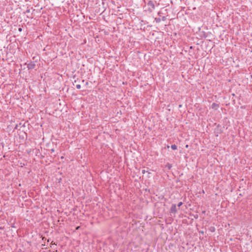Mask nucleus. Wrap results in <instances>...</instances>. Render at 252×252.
Returning <instances> with one entry per match:
<instances>
[{"label": "nucleus", "instance_id": "15", "mask_svg": "<svg viewBox=\"0 0 252 252\" xmlns=\"http://www.w3.org/2000/svg\"><path fill=\"white\" fill-rule=\"evenodd\" d=\"M146 172H148V171H146V170H145V169H143V170H142V174H145V173H146Z\"/></svg>", "mask_w": 252, "mask_h": 252}, {"label": "nucleus", "instance_id": "23", "mask_svg": "<svg viewBox=\"0 0 252 252\" xmlns=\"http://www.w3.org/2000/svg\"><path fill=\"white\" fill-rule=\"evenodd\" d=\"M205 213H206V211H202V214H205Z\"/></svg>", "mask_w": 252, "mask_h": 252}, {"label": "nucleus", "instance_id": "20", "mask_svg": "<svg viewBox=\"0 0 252 252\" xmlns=\"http://www.w3.org/2000/svg\"><path fill=\"white\" fill-rule=\"evenodd\" d=\"M80 226H77V227L76 228V230H78V229H79V228H80Z\"/></svg>", "mask_w": 252, "mask_h": 252}, {"label": "nucleus", "instance_id": "27", "mask_svg": "<svg viewBox=\"0 0 252 252\" xmlns=\"http://www.w3.org/2000/svg\"><path fill=\"white\" fill-rule=\"evenodd\" d=\"M82 82H83V83H84V80H82Z\"/></svg>", "mask_w": 252, "mask_h": 252}, {"label": "nucleus", "instance_id": "8", "mask_svg": "<svg viewBox=\"0 0 252 252\" xmlns=\"http://www.w3.org/2000/svg\"><path fill=\"white\" fill-rule=\"evenodd\" d=\"M165 167L168 168V169L170 170L172 167V165L171 163H168L166 165Z\"/></svg>", "mask_w": 252, "mask_h": 252}, {"label": "nucleus", "instance_id": "24", "mask_svg": "<svg viewBox=\"0 0 252 252\" xmlns=\"http://www.w3.org/2000/svg\"><path fill=\"white\" fill-rule=\"evenodd\" d=\"M88 84H89L88 82H86L85 84H86V85H88Z\"/></svg>", "mask_w": 252, "mask_h": 252}, {"label": "nucleus", "instance_id": "2", "mask_svg": "<svg viewBox=\"0 0 252 252\" xmlns=\"http://www.w3.org/2000/svg\"><path fill=\"white\" fill-rule=\"evenodd\" d=\"M177 212V206L175 204H173L170 209V213L176 214Z\"/></svg>", "mask_w": 252, "mask_h": 252}, {"label": "nucleus", "instance_id": "14", "mask_svg": "<svg viewBox=\"0 0 252 252\" xmlns=\"http://www.w3.org/2000/svg\"><path fill=\"white\" fill-rule=\"evenodd\" d=\"M166 20V17L165 16H162L161 20H162L163 21H165Z\"/></svg>", "mask_w": 252, "mask_h": 252}, {"label": "nucleus", "instance_id": "4", "mask_svg": "<svg viewBox=\"0 0 252 252\" xmlns=\"http://www.w3.org/2000/svg\"><path fill=\"white\" fill-rule=\"evenodd\" d=\"M220 127V124H218L217 125V128H215V133L216 136H218L219 134H220L222 132L220 129L219 128V127Z\"/></svg>", "mask_w": 252, "mask_h": 252}, {"label": "nucleus", "instance_id": "21", "mask_svg": "<svg viewBox=\"0 0 252 252\" xmlns=\"http://www.w3.org/2000/svg\"><path fill=\"white\" fill-rule=\"evenodd\" d=\"M51 151L53 153V152H54L55 150H54V149H52L51 150Z\"/></svg>", "mask_w": 252, "mask_h": 252}, {"label": "nucleus", "instance_id": "5", "mask_svg": "<svg viewBox=\"0 0 252 252\" xmlns=\"http://www.w3.org/2000/svg\"><path fill=\"white\" fill-rule=\"evenodd\" d=\"M219 107V104H217L216 103H213L211 105V108L215 110H217Z\"/></svg>", "mask_w": 252, "mask_h": 252}, {"label": "nucleus", "instance_id": "1", "mask_svg": "<svg viewBox=\"0 0 252 252\" xmlns=\"http://www.w3.org/2000/svg\"><path fill=\"white\" fill-rule=\"evenodd\" d=\"M147 6L148 7L147 9V11H149L150 13H151L153 12V11L155 8V6L154 2L152 0H149L148 2L147 3Z\"/></svg>", "mask_w": 252, "mask_h": 252}, {"label": "nucleus", "instance_id": "7", "mask_svg": "<svg viewBox=\"0 0 252 252\" xmlns=\"http://www.w3.org/2000/svg\"><path fill=\"white\" fill-rule=\"evenodd\" d=\"M209 230L212 232H214L216 230V228L214 226H211L209 228Z\"/></svg>", "mask_w": 252, "mask_h": 252}, {"label": "nucleus", "instance_id": "17", "mask_svg": "<svg viewBox=\"0 0 252 252\" xmlns=\"http://www.w3.org/2000/svg\"><path fill=\"white\" fill-rule=\"evenodd\" d=\"M162 14L161 12V11H158V15L159 16H161V14Z\"/></svg>", "mask_w": 252, "mask_h": 252}, {"label": "nucleus", "instance_id": "25", "mask_svg": "<svg viewBox=\"0 0 252 252\" xmlns=\"http://www.w3.org/2000/svg\"><path fill=\"white\" fill-rule=\"evenodd\" d=\"M102 0V1H106V0Z\"/></svg>", "mask_w": 252, "mask_h": 252}, {"label": "nucleus", "instance_id": "13", "mask_svg": "<svg viewBox=\"0 0 252 252\" xmlns=\"http://www.w3.org/2000/svg\"><path fill=\"white\" fill-rule=\"evenodd\" d=\"M191 215L195 219H197L198 218V215L197 214Z\"/></svg>", "mask_w": 252, "mask_h": 252}, {"label": "nucleus", "instance_id": "29", "mask_svg": "<svg viewBox=\"0 0 252 252\" xmlns=\"http://www.w3.org/2000/svg\"><path fill=\"white\" fill-rule=\"evenodd\" d=\"M56 252H57V251H56Z\"/></svg>", "mask_w": 252, "mask_h": 252}, {"label": "nucleus", "instance_id": "3", "mask_svg": "<svg viewBox=\"0 0 252 252\" xmlns=\"http://www.w3.org/2000/svg\"><path fill=\"white\" fill-rule=\"evenodd\" d=\"M35 62H31L30 63L27 64V68L29 70L34 69L35 67Z\"/></svg>", "mask_w": 252, "mask_h": 252}, {"label": "nucleus", "instance_id": "19", "mask_svg": "<svg viewBox=\"0 0 252 252\" xmlns=\"http://www.w3.org/2000/svg\"><path fill=\"white\" fill-rule=\"evenodd\" d=\"M18 31L20 32H21L22 31V29L21 28H19Z\"/></svg>", "mask_w": 252, "mask_h": 252}, {"label": "nucleus", "instance_id": "6", "mask_svg": "<svg viewBox=\"0 0 252 252\" xmlns=\"http://www.w3.org/2000/svg\"><path fill=\"white\" fill-rule=\"evenodd\" d=\"M102 5L103 6V11H104L106 9V8L107 6V3H105V1H102Z\"/></svg>", "mask_w": 252, "mask_h": 252}, {"label": "nucleus", "instance_id": "10", "mask_svg": "<svg viewBox=\"0 0 252 252\" xmlns=\"http://www.w3.org/2000/svg\"><path fill=\"white\" fill-rule=\"evenodd\" d=\"M155 20L156 23H159L161 21V18H155Z\"/></svg>", "mask_w": 252, "mask_h": 252}, {"label": "nucleus", "instance_id": "9", "mask_svg": "<svg viewBox=\"0 0 252 252\" xmlns=\"http://www.w3.org/2000/svg\"><path fill=\"white\" fill-rule=\"evenodd\" d=\"M171 148L173 150H176L177 149V146L175 144L172 145Z\"/></svg>", "mask_w": 252, "mask_h": 252}, {"label": "nucleus", "instance_id": "26", "mask_svg": "<svg viewBox=\"0 0 252 252\" xmlns=\"http://www.w3.org/2000/svg\"><path fill=\"white\" fill-rule=\"evenodd\" d=\"M201 233L203 234L204 232H203V231H201Z\"/></svg>", "mask_w": 252, "mask_h": 252}, {"label": "nucleus", "instance_id": "11", "mask_svg": "<svg viewBox=\"0 0 252 252\" xmlns=\"http://www.w3.org/2000/svg\"><path fill=\"white\" fill-rule=\"evenodd\" d=\"M31 9H32L33 11H34V9H32V8ZM30 12H31V9L28 8L26 10L25 13H30Z\"/></svg>", "mask_w": 252, "mask_h": 252}, {"label": "nucleus", "instance_id": "16", "mask_svg": "<svg viewBox=\"0 0 252 252\" xmlns=\"http://www.w3.org/2000/svg\"><path fill=\"white\" fill-rule=\"evenodd\" d=\"M76 87L77 89H80L81 88V85L79 84L77 85Z\"/></svg>", "mask_w": 252, "mask_h": 252}, {"label": "nucleus", "instance_id": "18", "mask_svg": "<svg viewBox=\"0 0 252 252\" xmlns=\"http://www.w3.org/2000/svg\"><path fill=\"white\" fill-rule=\"evenodd\" d=\"M55 243H54V242H53V241H52V242H51V246H50V247H52V245H55Z\"/></svg>", "mask_w": 252, "mask_h": 252}, {"label": "nucleus", "instance_id": "28", "mask_svg": "<svg viewBox=\"0 0 252 252\" xmlns=\"http://www.w3.org/2000/svg\"><path fill=\"white\" fill-rule=\"evenodd\" d=\"M251 78H252V75H251Z\"/></svg>", "mask_w": 252, "mask_h": 252}, {"label": "nucleus", "instance_id": "12", "mask_svg": "<svg viewBox=\"0 0 252 252\" xmlns=\"http://www.w3.org/2000/svg\"><path fill=\"white\" fill-rule=\"evenodd\" d=\"M183 205V202H180L178 203L177 206L178 207H181L182 205Z\"/></svg>", "mask_w": 252, "mask_h": 252}, {"label": "nucleus", "instance_id": "22", "mask_svg": "<svg viewBox=\"0 0 252 252\" xmlns=\"http://www.w3.org/2000/svg\"><path fill=\"white\" fill-rule=\"evenodd\" d=\"M17 127H18V125H16L14 128L17 129Z\"/></svg>", "mask_w": 252, "mask_h": 252}]
</instances>
